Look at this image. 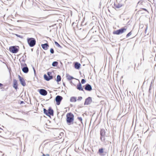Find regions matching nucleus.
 Wrapping results in <instances>:
<instances>
[{"label":"nucleus","mask_w":156,"mask_h":156,"mask_svg":"<svg viewBox=\"0 0 156 156\" xmlns=\"http://www.w3.org/2000/svg\"><path fill=\"white\" fill-rule=\"evenodd\" d=\"M22 70L24 73H27L29 71L28 68L27 67H24L22 69Z\"/></svg>","instance_id":"6ab92c4d"},{"label":"nucleus","mask_w":156,"mask_h":156,"mask_svg":"<svg viewBox=\"0 0 156 156\" xmlns=\"http://www.w3.org/2000/svg\"><path fill=\"white\" fill-rule=\"evenodd\" d=\"M47 74L48 76L45 74L44 76V78L46 80L49 81L53 78V76L52 75V73L51 72H48Z\"/></svg>","instance_id":"0eeeda50"},{"label":"nucleus","mask_w":156,"mask_h":156,"mask_svg":"<svg viewBox=\"0 0 156 156\" xmlns=\"http://www.w3.org/2000/svg\"><path fill=\"white\" fill-rule=\"evenodd\" d=\"M85 82H86V81H85V80L84 79H83L82 80H81V83L82 84L84 83Z\"/></svg>","instance_id":"c85d7f7f"},{"label":"nucleus","mask_w":156,"mask_h":156,"mask_svg":"<svg viewBox=\"0 0 156 156\" xmlns=\"http://www.w3.org/2000/svg\"><path fill=\"white\" fill-rule=\"evenodd\" d=\"M92 102V98L90 97H89L87 98L85 101L84 105H88L90 104Z\"/></svg>","instance_id":"1a4fd4ad"},{"label":"nucleus","mask_w":156,"mask_h":156,"mask_svg":"<svg viewBox=\"0 0 156 156\" xmlns=\"http://www.w3.org/2000/svg\"><path fill=\"white\" fill-rule=\"evenodd\" d=\"M41 47L44 49L47 50L48 49L49 45L47 44H41Z\"/></svg>","instance_id":"2eb2a0df"},{"label":"nucleus","mask_w":156,"mask_h":156,"mask_svg":"<svg viewBox=\"0 0 156 156\" xmlns=\"http://www.w3.org/2000/svg\"><path fill=\"white\" fill-rule=\"evenodd\" d=\"M62 97L60 96H57L55 99V100L56 102V104L57 105H59L60 104V102L62 99Z\"/></svg>","instance_id":"6e6552de"},{"label":"nucleus","mask_w":156,"mask_h":156,"mask_svg":"<svg viewBox=\"0 0 156 156\" xmlns=\"http://www.w3.org/2000/svg\"><path fill=\"white\" fill-rule=\"evenodd\" d=\"M142 9L144 10L145 11H147V12H148V11H147V10L146 9H144V8H143Z\"/></svg>","instance_id":"7c9ffc66"},{"label":"nucleus","mask_w":156,"mask_h":156,"mask_svg":"<svg viewBox=\"0 0 156 156\" xmlns=\"http://www.w3.org/2000/svg\"><path fill=\"white\" fill-rule=\"evenodd\" d=\"M84 89L87 91H90L92 90V88L90 85L87 84L85 85Z\"/></svg>","instance_id":"f8f14e48"},{"label":"nucleus","mask_w":156,"mask_h":156,"mask_svg":"<svg viewBox=\"0 0 156 156\" xmlns=\"http://www.w3.org/2000/svg\"><path fill=\"white\" fill-rule=\"evenodd\" d=\"M132 34V31H130L126 35V37H128L129 36H130Z\"/></svg>","instance_id":"a878e982"},{"label":"nucleus","mask_w":156,"mask_h":156,"mask_svg":"<svg viewBox=\"0 0 156 156\" xmlns=\"http://www.w3.org/2000/svg\"><path fill=\"white\" fill-rule=\"evenodd\" d=\"M19 47L18 46H11L9 48V51L13 53H17L19 51Z\"/></svg>","instance_id":"39448f33"},{"label":"nucleus","mask_w":156,"mask_h":156,"mask_svg":"<svg viewBox=\"0 0 156 156\" xmlns=\"http://www.w3.org/2000/svg\"><path fill=\"white\" fill-rule=\"evenodd\" d=\"M3 86V85L2 84L0 83V87H2Z\"/></svg>","instance_id":"2f4dec72"},{"label":"nucleus","mask_w":156,"mask_h":156,"mask_svg":"<svg viewBox=\"0 0 156 156\" xmlns=\"http://www.w3.org/2000/svg\"><path fill=\"white\" fill-rule=\"evenodd\" d=\"M104 149L103 148H101L99 149L98 153L100 155H102V153H103Z\"/></svg>","instance_id":"5701e85b"},{"label":"nucleus","mask_w":156,"mask_h":156,"mask_svg":"<svg viewBox=\"0 0 156 156\" xmlns=\"http://www.w3.org/2000/svg\"><path fill=\"white\" fill-rule=\"evenodd\" d=\"M67 79L69 80H71L74 78L70 75H68L66 76Z\"/></svg>","instance_id":"aec40b11"},{"label":"nucleus","mask_w":156,"mask_h":156,"mask_svg":"<svg viewBox=\"0 0 156 156\" xmlns=\"http://www.w3.org/2000/svg\"><path fill=\"white\" fill-rule=\"evenodd\" d=\"M58 64V62H54L52 63V65L53 66H56Z\"/></svg>","instance_id":"b1692460"},{"label":"nucleus","mask_w":156,"mask_h":156,"mask_svg":"<svg viewBox=\"0 0 156 156\" xmlns=\"http://www.w3.org/2000/svg\"><path fill=\"white\" fill-rule=\"evenodd\" d=\"M61 76L59 75H58L56 78V81L58 83L59 82L61 81Z\"/></svg>","instance_id":"412c9836"},{"label":"nucleus","mask_w":156,"mask_h":156,"mask_svg":"<svg viewBox=\"0 0 156 156\" xmlns=\"http://www.w3.org/2000/svg\"><path fill=\"white\" fill-rule=\"evenodd\" d=\"M70 101L71 102H75L76 101V98L75 97H71Z\"/></svg>","instance_id":"a211bd4d"},{"label":"nucleus","mask_w":156,"mask_h":156,"mask_svg":"<svg viewBox=\"0 0 156 156\" xmlns=\"http://www.w3.org/2000/svg\"><path fill=\"white\" fill-rule=\"evenodd\" d=\"M45 156V155L44 154H43V155L42 156Z\"/></svg>","instance_id":"f704fd0d"},{"label":"nucleus","mask_w":156,"mask_h":156,"mask_svg":"<svg viewBox=\"0 0 156 156\" xmlns=\"http://www.w3.org/2000/svg\"><path fill=\"white\" fill-rule=\"evenodd\" d=\"M27 41L29 46L31 47L34 46L36 44V41L33 38H30L27 39Z\"/></svg>","instance_id":"7ed1b4c3"},{"label":"nucleus","mask_w":156,"mask_h":156,"mask_svg":"<svg viewBox=\"0 0 156 156\" xmlns=\"http://www.w3.org/2000/svg\"><path fill=\"white\" fill-rule=\"evenodd\" d=\"M17 81L16 79L13 80V87L15 89L17 90L18 88Z\"/></svg>","instance_id":"4468645a"},{"label":"nucleus","mask_w":156,"mask_h":156,"mask_svg":"<svg viewBox=\"0 0 156 156\" xmlns=\"http://www.w3.org/2000/svg\"><path fill=\"white\" fill-rule=\"evenodd\" d=\"M77 119L82 124H83L82 118L81 117H78Z\"/></svg>","instance_id":"393cba45"},{"label":"nucleus","mask_w":156,"mask_h":156,"mask_svg":"<svg viewBox=\"0 0 156 156\" xmlns=\"http://www.w3.org/2000/svg\"><path fill=\"white\" fill-rule=\"evenodd\" d=\"M139 11H140V10L138 11L137 12V13H136V14H137V13H139Z\"/></svg>","instance_id":"c9c22d12"},{"label":"nucleus","mask_w":156,"mask_h":156,"mask_svg":"<svg viewBox=\"0 0 156 156\" xmlns=\"http://www.w3.org/2000/svg\"><path fill=\"white\" fill-rule=\"evenodd\" d=\"M105 131L104 129H101L100 130V140L102 142H105Z\"/></svg>","instance_id":"20e7f679"},{"label":"nucleus","mask_w":156,"mask_h":156,"mask_svg":"<svg viewBox=\"0 0 156 156\" xmlns=\"http://www.w3.org/2000/svg\"><path fill=\"white\" fill-rule=\"evenodd\" d=\"M122 5L121 4L118 3H115L114 4V8L116 10L121 7Z\"/></svg>","instance_id":"ddd939ff"},{"label":"nucleus","mask_w":156,"mask_h":156,"mask_svg":"<svg viewBox=\"0 0 156 156\" xmlns=\"http://www.w3.org/2000/svg\"><path fill=\"white\" fill-rule=\"evenodd\" d=\"M40 94L43 96H45L47 94V92L45 90L43 89H41L39 90Z\"/></svg>","instance_id":"9b49d317"},{"label":"nucleus","mask_w":156,"mask_h":156,"mask_svg":"<svg viewBox=\"0 0 156 156\" xmlns=\"http://www.w3.org/2000/svg\"><path fill=\"white\" fill-rule=\"evenodd\" d=\"M80 64L78 62H76L74 65L75 68L77 69H79L80 67Z\"/></svg>","instance_id":"f3484780"},{"label":"nucleus","mask_w":156,"mask_h":156,"mask_svg":"<svg viewBox=\"0 0 156 156\" xmlns=\"http://www.w3.org/2000/svg\"><path fill=\"white\" fill-rule=\"evenodd\" d=\"M126 30V28H122L119 30L114 31L113 33L114 34L119 35L123 33Z\"/></svg>","instance_id":"423d86ee"},{"label":"nucleus","mask_w":156,"mask_h":156,"mask_svg":"<svg viewBox=\"0 0 156 156\" xmlns=\"http://www.w3.org/2000/svg\"><path fill=\"white\" fill-rule=\"evenodd\" d=\"M144 1L143 0L140 1L137 3V5L141 6L143 5Z\"/></svg>","instance_id":"4be33fe9"},{"label":"nucleus","mask_w":156,"mask_h":156,"mask_svg":"<svg viewBox=\"0 0 156 156\" xmlns=\"http://www.w3.org/2000/svg\"><path fill=\"white\" fill-rule=\"evenodd\" d=\"M44 113L48 116L53 115L54 112L53 109L51 108H49L48 110L45 108L44 109Z\"/></svg>","instance_id":"f03ea898"},{"label":"nucleus","mask_w":156,"mask_h":156,"mask_svg":"<svg viewBox=\"0 0 156 156\" xmlns=\"http://www.w3.org/2000/svg\"><path fill=\"white\" fill-rule=\"evenodd\" d=\"M45 156H49V154H47L45 155Z\"/></svg>","instance_id":"473e14b6"},{"label":"nucleus","mask_w":156,"mask_h":156,"mask_svg":"<svg viewBox=\"0 0 156 156\" xmlns=\"http://www.w3.org/2000/svg\"><path fill=\"white\" fill-rule=\"evenodd\" d=\"M82 99V98L81 97H79L78 98V99H77L78 100H81Z\"/></svg>","instance_id":"c756f323"},{"label":"nucleus","mask_w":156,"mask_h":156,"mask_svg":"<svg viewBox=\"0 0 156 156\" xmlns=\"http://www.w3.org/2000/svg\"><path fill=\"white\" fill-rule=\"evenodd\" d=\"M77 88L80 90L83 91V89L82 87V85L80 83H79L77 86Z\"/></svg>","instance_id":"dca6fc26"},{"label":"nucleus","mask_w":156,"mask_h":156,"mask_svg":"<svg viewBox=\"0 0 156 156\" xmlns=\"http://www.w3.org/2000/svg\"><path fill=\"white\" fill-rule=\"evenodd\" d=\"M50 52L51 53V54H53L54 53V50L53 48H51L50 49Z\"/></svg>","instance_id":"cd10ccee"},{"label":"nucleus","mask_w":156,"mask_h":156,"mask_svg":"<svg viewBox=\"0 0 156 156\" xmlns=\"http://www.w3.org/2000/svg\"><path fill=\"white\" fill-rule=\"evenodd\" d=\"M66 120L67 124L70 125L73 124L74 121V115L71 112L68 113L66 115Z\"/></svg>","instance_id":"f257e3e1"},{"label":"nucleus","mask_w":156,"mask_h":156,"mask_svg":"<svg viewBox=\"0 0 156 156\" xmlns=\"http://www.w3.org/2000/svg\"><path fill=\"white\" fill-rule=\"evenodd\" d=\"M55 44L58 47H60V44L57 42H55Z\"/></svg>","instance_id":"bb28decb"},{"label":"nucleus","mask_w":156,"mask_h":156,"mask_svg":"<svg viewBox=\"0 0 156 156\" xmlns=\"http://www.w3.org/2000/svg\"><path fill=\"white\" fill-rule=\"evenodd\" d=\"M23 103H24V102L23 101H22L21 102V104H22Z\"/></svg>","instance_id":"72a5a7b5"},{"label":"nucleus","mask_w":156,"mask_h":156,"mask_svg":"<svg viewBox=\"0 0 156 156\" xmlns=\"http://www.w3.org/2000/svg\"><path fill=\"white\" fill-rule=\"evenodd\" d=\"M18 78L19 79L20 81L21 84L23 86H25L26 83L25 82V81L23 78L20 75H19L18 76Z\"/></svg>","instance_id":"9d476101"}]
</instances>
